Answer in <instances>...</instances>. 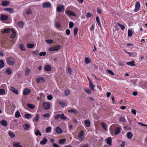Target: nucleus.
I'll return each instance as SVG.
<instances>
[{"instance_id": "6e6d98bb", "label": "nucleus", "mask_w": 147, "mask_h": 147, "mask_svg": "<svg viewBox=\"0 0 147 147\" xmlns=\"http://www.w3.org/2000/svg\"><path fill=\"white\" fill-rule=\"evenodd\" d=\"M84 91L88 94H90L91 93V90L89 89H85L84 90Z\"/></svg>"}, {"instance_id": "f03ea898", "label": "nucleus", "mask_w": 147, "mask_h": 147, "mask_svg": "<svg viewBox=\"0 0 147 147\" xmlns=\"http://www.w3.org/2000/svg\"><path fill=\"white\" fill-rule=\"evenodd\" d=\"M84 134L83 131H81L79 132L78 135V137L79 138V140L81 141H82L84 139Z\"/></svg>"}, {"instance_id": "393cba45", "label": "nucleus", "mask_w": 147, "mask_h": 147, "mask_svg": "<svg viewBox=\"0 0 147 147\" xmlns=\"http://www.w3.org/2000/svg\"><path fill=\"white\" fill-rule=\"evenodd\" d=\"M133 134L131 132H129L127 134V136L129 139H131L132 137Z\"/></svg>"}, {"instance_id": "37998d69", "label": "nucleus", "mask_w": 147, "mask_h": 147, "mask_svg": "<svg viewBox=\"0 0 147 147\" xmlns=\"http://www.w3.org/2000/svg\"><path fill=\"white\" fill-rule=\"evenodd\" d=\"M60 118L63 120H65L67 119V117L65 116L63 113L60 115Z\"/></svg>"}, {"instance_id": "338daca9", "label": "nucleus", "mask_w": 147, "mask_h": 147, "mask_svg": "<svg viewBox=\"0 0 147 147\" xmlns=\"http://www.w3.org/2000/svg\"><path fill=\"white\" fill-rule=\"evenodd\" d=\"M43 116L45 117H48L49 116V113H47L44 114Z\"/></svg>"}, {"instance_id": "5fc2aeb1", "label": "nucleus", "mask_w": 147, "mask_h": 147, "mask_svg": "<svg viewBox=\"0 0 147 147\" xmlns=\"http://www.w3.org/2000/svg\"><path fill=\"white\" fill-rule=\"evenodd\" d=\"M46 54V52L44 51L43 52H41L39 53V55L40 56H45Z\"/></svg>"}, {"instance_id": "6e6552de", "label": "nucleus", "mask_w": 147, "mask_h": 147, "mask_svg": "<svg viewBox=\"0 0 147 147\" xmlns=\"http://www.w3.org/2000/svg\"><path fill=\"white\" fill-rule=\"evenodd\" d=\"M42 106L45 109L48 110L50 107V105L47 102H44L43 103Z\"/></svg>"}, {"instance_id": "a211bd4d", "label": "nucleus", "mask_w": 147, "mask_h": 147, "mask_svg": "<svg viewBox=\"0 0 147 147\" xmlns=\"http://www.w3.org/2000/svg\"><path fill=\"white\" fill-rule=\"evenodd\" d=\"M48 141L47 139L46 138H44L40 142V144L41 145H45L47 144Z\"/></svg>"}, {"instance_id": "5701e85b", "label": "nucleus", "mask_w": 147, "mask_h": 147, "mask_svg": "<svg viewBox=\"0 0 147 147\" xmlns=\"http://www.w3.org/2000/svg\"><path fill=\"white\" fill-rule=\"evenodd\" d=\"M84 123L87 127H89L90 125V122L88 120H86L84 121Z\"/></svg>"}, {"instance_id": "0e129e2a", "label": "nucleus", "mask_w": 147, "mask_h": 147, "mask_svg": "<svg viewBox=\"0 0 147 147\" xmlns=\"http://www.w3.org/2000/svg\"><path fill=\"white\" fill-rule=\"evenodd\" d=\"M53 147H60L57 144L53 143L52 144Z\"/></svg>"}, {"instance_id": "20e7f679", "label": "nucleus", "mask_w": 147, "mask_h": 147, "mask_svg": "<svg viewBox=\"0 0 147 147\" xmlns=\"http://www.w3.org/2000/svg\"><path fill=\"white\" fill-rule=\"evenodd\" d=\"M65 9L64 6L63 5H61L57 7L56 10L58 12L63 13L64 12Z\"/></svg>"}, {"instance_id": "69168bd1", "label": "nucleus", "mask_w": 147, "mask_h": 147, "mask_svg": "<svg viewBox=\"0 0 147 147\" xmlns=\"http://www.w3.org/2000/svg\"><path fill=\"white\" fill-rule=\"evenodd\" d=\"M138 123L140 125L145 126L147 127V125L145 124H144L142 122H138Z\"/></svg>"}, {"instance_id": "bb28decb", "label": "nucleus", "mask_w": 147, "mask_h": 147, "mask_svg": "<svg viewBox=\"0 0 147 147\" xmlns=\"http://www.w3.org/2000/svg\"><path fill=\"white\" fill-rule=\"evenodd\" d=\"M15 116L16 118H19L21 116L20 112L19 111H17L15 113Z\"/></svg>"}, {"instance_id": "8fccbe9b", "label": "nucleus", "mask_w": 147, "mask_h": 147, "mask_svg": "<svg viewBox=\"0 0 147 147\" xmlns=\"http://www.w3.org/2000/svg\"><path fill=\"white\" fill-rule=\"evenodd\" d=\"M85 62L86 64H88L91 62L90 60L88 57H86L85 59Z\"/></svg>"}, {"instance_id": "7c9ffc66", "label": "nucleus", "mask_w": 147, "mask_h": 147, "mask_svg": "<svg viewBox=\"0 0 147 147\" xmlns=\"http://www.w3.org/2000/svg\"><path fill=\"white\" fill-rule=\"evenodd\" d=\"M94 86L92 82H89V87L92 91H94Z\"/></svg>"}, {"instance_id": "412c9836", "label": "nucleus", "mask_w": 147, "mask_h": 147, "mask_svg": "<svg viewBox=\"0 0 147 147\" xmlns=\"http://www.w3.org/2000/svg\"><path fill=\"white\" fill-rule=\"evenodd\" d=\"M0 123L2 125L5 127H6L7 125V121L4 120H3L1 121L0 122Z\"/></svg>"}, {"instance_id": "e433bc0d", "label": "nucleus", "mask_w": 147, "mask_h": 147, "mask_svg": "<svg viewBox=\"0 0 147 147\" xmlns=\"http://www.w3.org/2000/svg\"><path fill=\"white\" fill-rule=\"evenodd\" d=\"M6 72L8 75H10L11 74L12 71L10 68H8L6 69Z\"/></svg>"}, {"instance_id": "c85d7f7f", "label": "nucleus", "mask_w": 147, "mask_h": 147, "mask_svg": "<svg viewBox=\"0 0 147 147\" xmlns=\"http://www.w3.org/2000/svg\"><path fill=\"white\" fill-rule=\"evenodd\" d=\"M27 106L28 108L32 109H34L35 107L34 105L30 103L28 104Z\"/></svg>"}, {"instance_id": "13d9d810", "label": "nucleus", "mask_w": 147, "mask_h": 147, "mask_svg": "<svg viewBox=\"0 0 147 147\" xmlns=\"http://www.w3.org/2000/svg\"><path fill=\"white\" fill-rule=\"evenodd\" d=\"M18 25L20 27H22L24 25V22H22L20 21L18 22Z\"/></svg>"}, {"instance_id": "603ef678", "label": "nucleus", "mask_w": 147, "mask_h": 147, "mask_svg": "<svg viewBox=\"0 0 147 147\" xmlns=\"http://www.w3.org/2000/svg\"><path fill=\"white\" fill-rule=\"evenodd\" d=\"M107 71L109 74L112 76H113L114 74V73L111 70H107Z\"/></svg>"}, {"instance_id": "a18cd8bd", "label": "nucleus", "mask_w": 147, "mask_h": 147, "mask_svg": "<svg viewBox=\"0 0 147 147\" xmlns=\"http://www.w3.org/2000/svg\"><path fill=\"white\" fill-rule=\"evenodd\" d=\"M10 29L9 28L5 29L2 32L3 33H8L10 32Z\"/></svg>"}, {"instance_id": "ddd939ff", "label": "nucleus", "mask_w": 147, "mask_h": 147, "mask_svg": "<svg viewBox=\"0 0 147 147\" xmlns=\"http://www.w3.org/2000/svg\"><path fill=\"white\" fill-rule=\"evenodd\" d=\"M4 10L11 13H13L14 11V10L13 8H6Z\"/></svg>"}, {"instance_id": "b1692460", "label": "nucleus", "mask_w": 147, "mask_h": 147, "mask_svg": "<svg viewBox=\"0 0 147 147\" xmlns=\"http://www.w3.org/2000/svg\"><path fill=\"white\" fill-rule=\"evenodd\" d=\"M56 133L58 134H61L62 132V130L59 127L56 128Z\"/></svg>"}, {"instance_id": "cd10ccee", "label": "nucleus", "mask_w": 147, "mask_h": 147, "mask_svg": "<svg viewBox=\"0 0 147 147\" xmlns=\"http://www.w3.org/2000/svg\"><path fill=\"white\" fill-rule=\"evenodd\" d=\"M66 140L65 139H60L59 140V143L60 144H64L66 142Z\"/></svg>"}, {"instance_id": "dca6fc26", "label": "nucleus", "mask_w": 147, "mask_h": 147, "mask_svg": "<svg viewBox=\"0 0 147 147\" xmlns=\"http://www.w3.org/2000/svg\"><path fill=\"white\" fill-rule=\"evenodd\" d=\"M51 66L49 65H46L44 69L47 71H49L51 70Z\"/></svg>"}, {"instance_id": "49530a36", "label": "nucleus", "mask_w": 147, "mask_h": 147, "mask_svg": "<svg viewBox=\"0 0 147 147\" xmlns=\"http://www.w3.org/2000/svg\"><path fill=\"white\" fill-rule=\"evenodd\" d=\"M133 34L132 31L131 30H129L128 31V36H131Z\"/></svg>"}, {"instance_id": "052dcab7", "label": "nucleus", "mask_w": 147, "mask_h": 147, "mask_svg": "<svg viewBox=\"0 0 147 147\" xmlns=\"http://www.w3.org/2000/svg\"><path fill=\"white\" fill-rule=\"evenodd\" d=\"M74 26V24L72 22H70L69 23V27L70 28H72Z\"/></svg>"}, {"instance_id": "7ed1b4c3", "label": "nucleus", "mask_w": 147, "mask_h": 147, "mask_svg": "<svg viewBox=\"0 0 147 147\" xmlns=\"http://www.w3.org/2000/svg\"><path fill=\"white\" fill-rule=\"evenodd\" d=\"M65 14L68 16H76V14L72 11L70 10H66L65 12Z\"/></svg>"}, {"instance_id": "680f3d73", "label": "nucleus", "mask_w": 147, "mask_h": 147, "mask_svg": "<svg viewBox=\"0 0 147 147\" xmlns=\"http://www.w3.org/2000/svg\"><path fill=\"white\" fill-rule=\"evenodd\" d=\"M118 25L120 27L121 30H123L125 28V27L124 25H121L119 24H118Z\"/></svg>"}, {"instance_id": "f257e3e1", "label": "nucleus", "mask_w": 147, "mask_h": 147, "mask_svg": "<svg viewBox=\"0 0 147 147\" xmlns=\"http://www.w3.org/2000/svg\"><path fill=\"white\" fill-rule=\"evenodd\" d=\"M7 63L10 65H12L15 64L16 61L13 57H10L7 58L6 60Z\"/></svg>"}, {"instance_id": "473e14b6", "label": "nucleus", "mask_w": 147, "mask_h": 147, "mask_svg": "<svg viewBox=\"0 0 147 147\" xmlns=\"http://www.w3.org/2000/svg\"><path fill=\"white\" fill-rule=\"evenodd\" d=\"M59 103L60 106L62 107H64L66 106V103L64 102L60 101Z\"/></svg>"}, {"instance_id": "f704fd0d", "label": "nucleus", "mask_w": 147, "mask_h": 147, "mask_svg": "<svg viewBox=\"0 0 147 147\" xmlns=\"http://www.w3.org/2000/svg\"><path fill=\"white\" fill-rule=\"evenodd\" d=\"M96 21L97 22V24L98 25V26L100 27H101V24H100V22L99 20V18L98 17L96 16Z\"/></svg>"}, {"instance_id": "72a5a7b5", "label": "nucleus", "mask_w": 147, "mask_h": 147, "mask_svg": "<svg viewBox=\"0 0 147 147\" xmlns=\"http://www.w3.org/2000/svg\"><path fill=\"white\" fill-rule=\"evenodd\" d=\"M35 134L36 136H38V135L40 136H41L42 135V134L40 132L38 129H37L36 131H35Z\"/></svg>"}, {"instance_id": "f3484780", "label": "nucleus", "mask_w": 147, "mask_h": 147, "mask_svg": "<svg viewBox=\"0 0 147 147\" xmlns=\"http://www.w3.org/2000/svg\"><path fill=\"white\" fill-rule=\"evenodd\" d=\"M121 128L119 127H116L115 129V134L117 135L119 134L121 131Z\"/></svg>"}, {"instance_id": "09e8293b", "label": "nucleus", "mask_w": 147, "mask_h": 147, "mask_svg": "<svg viewBox=\"0 0 147 147\" xmlns=\"http://www.w3.org/2000/svg\"><path fill=\"white\" fill-rule=\"evenodd\" d=\"M119 120V121L122 122L124 123L125 121V119L122 117H120Z\"/></svg>"}, {"instance_id": "4c0bfd02", "label": "nucleus", "mask_w": 147, "mask_h": 147, "mask_svg": "<svg viewBox=\"0 0 147 147\" xmlns=\"http://www.w3.org/2000/svg\"><path fill=\"white\" fill-rule=\"evenodd\" d=\"M4 66V62L3 60L0 61V68H3Z\"/></svg>"}, {"instance_id": "c03bdc74", "label": "nucleus", "mask_w": 147, "mask_h": 147, "mask_svg": "<svg viewBox=\"0 0 147 147\" xmlns=\"http://www.w3.org/2000/svg\"><path fill=\"white\" fill-rule=\"evenodd\" d=\"M5 90L3 89H0V95H3L5 93Z\"/></svg>"}, {"instance_id": "aec40b11", "label": "nucleus", "mask_w": 147, "mask_h": 147, "mask_svg": "<svg viewBox=\"0 0 147 147\" xmlns=\"http://www.w3.org/2000/svg\"><path fill=\"white\" fill-rule=\"evenodd\" d=\"M30 127L29 124L26 123L23 125V127L25 130L28 129Z\"/></svg>"}, {"instance_id": "4be33fe9", "label": "nucleus", "mask_w": 147, "mask_h": 147, "mask_svg": "<svg viewBox=\"0 0 147 147\" xmlns=\"http://www.w3.org/2000/svg\"><path fill=\"white\" fill-rule=\"evenodd\" d=\"M24 117L27 119H29L32 117V115L30 113L26 114L24 115Z\"/></svg>"}, {"instance_id": "f8f14e48", "label": "nucleus", "mask_w": 147, "mask_h": 147, "mask_svg": "<svg viewBox=\"0 0 147 147\" xmlns=\"http://www.w3.org/2000/svg\"><path fill=\"white\" fill-rule=\"evenodd\" d=\"M105 140L107 142L108 144L110 145H111L112 140L111 137H109L106 138Z\"/></svg>"}, {"instance_id": "de8ad7c7", "label": "nucleus", "mask_w": 147, "mask_h": 147, "mask_svg": "<svg viewBox=\"0 0 147 147\" xmlns=\"http://www.w3.org/2000/svg\"><path fill=\"white\" fill-rule=\"evenodd\" d=\"M78 29L77 28H74V36H76L77 34V32L78 31Z\"/></svg>"}, {"instance_id": "58836bf2", "label": "nucleus", "mask_w": 147, "mask_h": 147, "mask_svg": "<svg viewBox=\"0 0 147 147\" xmlns=\"http://www.w3.org/2000/svg\"><path fill=\"white\" fill-rule=\"evenodd\" d=\"M39 118V115L38 114H37L36 115L35 118L33 119V121L34 122H35V121H38Z\"/></svg>"}, {"instance_id": "423d86ee", "label": "nucleus", "mask_w": 147, "mask_h": 147, "mask_svg": "<svg viewBox=\"0 0 147 147\" xmlns=\"http://www.w3.org/2000/svg\"><path fill=\"white\" fill-rule=\"evenodd\" d=\"M140 7V4L139 1L137 2L135 5V9H134V11L136 12L139 11Z\"/></svg>"}, {"instance_id": "4468645a", "label": "nucleus", "mask_w": 147, "mask_h": 147, "mask_svg": "<svg viewBox=\"0 0 147 147\" xmlns=\"http://www.w3.org/2000/svg\"><path fill=\"white\" fill-rule=\"evenodd\" d=\"M68 112L70 113H73L75 114H77L78 113V112L76 110L74 109H71L68 110Z\"/></svg>"}, {"instance_id": "c9c22d12", "label": "nucleus", "mask_w": 147, "mask_h": 147, "mask_svg": "<svg viewBox=\"0 0 147 147\" xmlns=\"http://www.w3.org/2000/svg\"><path fill=\"white\" fill-rule=\"evenodd\" d=\"M14 147H22V146L19 143H16L13 144Z\"/></svg>"}, {"instance_id": "1a4fd4ad", "label": "nucleus", "mask_w": 147, "mask_h": 147, "mask_svg": "<svg viewBox=\"0 0 147 147\" xmlns=\"http://www.w3.org/2000/svg\"><path fill=\"white\" fill-rule=\"evenodd\" d=\"M36 81L39 84L42 82H45V79L42 77H40L36 78Z\"/></svg>"}, {"instance_id": "0eeeda50", "label": "nucleus", "mask_w": 147, "mask_h": 147, "mask_svg": "<svg viewBox=\"0 0 147 147\" xmlns=\"http://www.w3.org/2000/svg\"><path fill=\"white\" fill-rule=\"evenodd\" d=\"M8 16L7 15H1L0 17V20L3 22L7 20L8 19Z\"/></svg>"}, {"instance_id": "39448f33", "label": "nucleus", "mask_w": 147, "mask_h": 147, "mask_svg": "<svg viewBox=\"0 0 147 147\" xmlns=\"http://www.w3.org/2000/svg\"><path fill=\"white\" fill-rule=\"evenodd\" d=\"M60 48V45L55 46L54 47H52L49 49V50L50 51H57L59 50Z\"/></svg>"}, {"instance_id": "e2e57ef3", "label": "nucleus", "mask_w": 147, "mask_h": 147, "mask_svg": "<svg viewBox=\"0 0 147 147\" xmlns=\"http://www.w3.org/2000/svg\"><path fill=\"white\" fill-rule=\"evenodd\" d=\"M53 98L52 96L51 95H49L47 96V99L49 100H51Z\"/></svg>"}, {"instance_id": "a878e982", "label": "nucleus", "mask_w": 147, "mask_h": 147, "mask_svg": "<svg viewBox=\"0 0 147 147\" xmlns=\"http://www.w3.org/2000/svg\"><path fill=\"white\" fill-rule=\"evenodd\" d=\"M20 48V50L22 51H25L26 50L25 48L24 47V46L22 43H21L20 44V45L19 46Z\"/></svg>"}, {"instance_id": "6ab92c4d", "label": "nucleus", "mask_w": 147, "mask_h": 147, "mask_svg": "<svg viewBox=\"0 0 147 147\" xmlns=\"http://www.w3.org/2000/svg\"><path fill=\"white\" fill-rule=\"evenodd\" d=\"M9 3V2L8 1H3L1 3L2 6L4 7L7 6Z\"/></svg>"}, {"instance_id": "bf43d9fd", "label": "nucleus", "mask_w": 147, "mask_h": 147, "mask_svg": "<svg viewBox=\"0 0 147 147\" xmlns=\"http://www.w3.org/2000/svg\"><path fill=\"white\" fill-rule=\"evenodd\" d=\"M32 13V11L31 9H28L27 11V14H31Z\"/></svg>"}, {"instance_id": "4d7b16f0", "label": "nucleus", "mask_w": 147, "mask_h": 147, "mask_svg": "<svg viewBox=\"0 0 147 147\" xmlns=\"http://www.w3.org/2000/svg\"><path fill=\"white\" fill-rule=\"evenodd\" d=\"M45 41L47 43L49 44L52 43L53 42V41L51 40H47Z\"/></svg>"}, {"instance_id": "3c124183", "label": "nucleus", "mask_w": 147, "mask_h": 147, "mask_svg": "<svg viewBox=\"0 0 147 147\" xmlns=\"http://www.w3.org/2000/svg\"><path fill=\"white\" fill-rule=\"evenodd\" d=\"M30 71V68H27L25 70V74L26 75L28 74Z\"/></svg>"}, {"instance_id": "864d4df0", "label": "nucleus", "mask_w": 147, "mask_h": 147, "mask_svg": "<svg viewBox=\"0 0 147 147\" xmlns=\"http://www.w3.org/2000/svg\"><path fill=\"white\" fill-rule=\"evenodd\" d=\"M60 115L59 114H57L55 115L54 117V119L55 120H58L59 118H60Z\"/></svg>"}, {"instance_id": "c756f323", "label": "nucleus", "mask_w": 147, "mask_h": 147, "mask_svg": "<svg viewBox=\"0 0 147 147\" xmlns=\"http://www.w3.org/2000/svg\"><path fill=\"white\" fill-rule=\"evenodd\" d=\"M134 61H131L130 62H127V65H130L132 66H134L135 65Z\"/></svg>"}, {"instance_id": "79ce46f5", "label": "nucleus", "mask_w": 147, "mask_h": 147, "mask_svg": "<svg viewBox=\"0 0 147 147\" xmlns=\"http://www.w3.org/2000/svg\"><path fill=\"white\" fill-rule=\"evenodd\" d=\"M51 130V127L49 126L47 127L45 130V131L47 133L50 132Z\"/></svg>"}, {"instance_id": "2eb2a0df", "label": "nucleus", "mask_w": 147, "mask_h": 147, "mask_svg": "<svg viewBox=\"0 0 147 147\" xmlns=\"http://www.w3.org/2000/svg\"><path fill=\"white\" fill-rule=\"evenodd\" d=\"M11 90L13 93L16 94H18V91L13 87H11L10 89Z\"/></svg>"}, {"instance_id": "a19ab883", "label": "nucleus", "mask_w": 147, "mask_h": 147, "mask_svg": "<svg viewBox=\"0 0 147 147\" xmlns=\"http://www.w3.org/2000/svg\"><path fill=\"white\" fill-rule=\"evenodd\" d=\"M101 125H102V127L105 130L107 131V125L104 122H102L101 123Z\"/></svg>"}, {"instance_id": "2f4dec72", "label": "nucleus", "mask_w": 147, "mask_h": 147, "mask_svg": "<svg viewBox=\"0 0 147 147\" xmlns=\"http://www.w3.org/2000/svg\"><path fill=\"white\" fill-rule=\"evenodd\" d=\"M8 134L10 137L11 138H13L15 137V134L11 131H9L8 132Z\"/></svg>"}, {"instance_id": "9b49d317", "label": "nucleus", "mask_w": 147, "mask_h": 147, "mask_svg": "<svg viewBox=\"0 0 147 147\" xmlns=\"http://www.w3.org/2000/svg\"><path fill=\"white\" fill-rule=\"evenodd\" d=\"M31 90L28 88H25L23 91V94L24 95H27L29 94L31 92Z\"/></svg>"}, {"instance_id": "774afa93", "label": "nucleus", "mask_w": 147, "mask_h": 147, "mask_svg": "<svg viewBox=\"0 0 147 147\" xmlns=\"http://www.w3.org/2000/svg\"><path fill=\"white\" fill-rule=\"evenodd\" d=\"M134 44L133 43L127 44L126 45V46L127 47H132L134 46Z\"/></svg>"}, {"instance_id": "ea45409f", "label": "nucleus", "mask_w": 147, "mask_h": 147, "mask_svg": "<svg viewBox=\"0 0 147 147\" xmlns=\"http://www.w3.org/2000/svg\"><path fill=\"white\" fill-rule=\"evenodd\" d=\"M27 46L28 48H32L34 47V45L33 43H28L27 44Z\"/></svg>"}, {"instance_id": "9d476101", "label": "nucleus", "mask_w": 147, "mask_h": 147, "mask_svg": "<svg viewBox=\"0 0 147 147\" xmlns=\"http://www.w3.org/2000/svg\"><path fill=\"white\" fill-rule=\"evenodd\" d=\"M42 6L43 8H50L51 6V5L50 3L46 2L43 3L42 4Z\"/></svg>"}]
</instances>
